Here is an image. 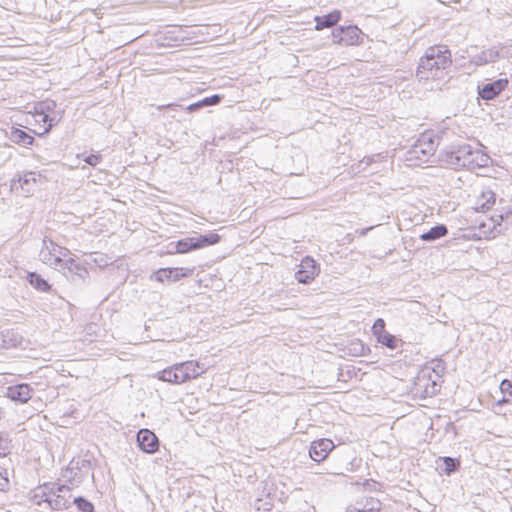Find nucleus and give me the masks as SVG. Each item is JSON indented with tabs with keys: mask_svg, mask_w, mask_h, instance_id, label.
Masks as SVG:
<instances>
[{
	"mask_svg": "<svg viewBox=\"0 0 512 512\" xmlns=\"http://www.w3.org/2000/svg\"><path fill=\"white\" fill-rule=\"evenodd\" d=\"M507 78H500L492 82L477 85V99L489 102L495 100L508 86Z\"/></svg>",
	"mask_w": 512,
	"mask_h": 512,
	"instance_id": "9b49d317",
	"label": "nucleus"
},
{
	"mask_svg": "<svg viewBox=\"0 0 512 512\" xmlns=\"http://www.w3.org/2000/svg\"><path fill=\"white\" fill-rule=\"evenodd\" d=\"M317 275V271L316 270H305V269H302L300 268L296 273H295V279L299 282V283H302V284H309L311 283L315 276Z\"/></svg>",
	"mask_w": 512,
	"mask_h": 512,
	"instance_id": "c85d7f7f",
	"label": "nucleus"
},
{
	"mask_svg": "<svg viewBox=\"0 0 512 512\" xmlns=\"http://www.w3.org/2000/svg\"><path fill=\"white\" fill-rule=\"evenodd\" d=\"M33 388L27 383H21L7 388V397L14 402L26 403L31 399Z\"/></svg>",
	"mask_w": 512,
	"mask_h": 512,
	"instance_id": "dca6fc26",
	"label": "nucleus"
},
{
	"mask_svg": "<svg viewBox=\"0 0 512 512\" xmlns=\"http://www.w3.org/2000/svg\"><path fill=\"white\" fill-rule=\"evenodd\" d=\"M192 274L191 269L186 268H160L155 271L151 278L158 282H164L165 280L176 282L182 278L188 277Z\"/></svg>",
	"mask_w": 512,
	"mask_h": 512,
	"instance_id": "4468645a",
	"label": "nucleus"
},
{
	"mask_svg": "<svg viewBox=\"0 0 512 512\" xmlns=\"http://www.w3.org/2000/svg\"><path fill=\"white\" fill-rule=\"evenodd\" d=\"M222 98L223 97L221 95L214 94V95L205 97L195 103L188 105L186 110L189 113H194V112H197L205 107L216 106L221 102Z\"/></svg>",
	"mask_w": 512,
	"mask_h": 512,
	"instance_id": "aec40b11",
	"label": "nucleus"
},
{
	"mask_svg": "<svg viewBox=\"0 0 512 512\" xmlns=\"http://www.w3.org/2000/svg\"><path fill=\"white\" fill-rule=\"evenodd\" d=\"M55 264L62 269L64 276L76 285L85 283L89 276L88 270L73 258L62 260L59 256H55Z\"/></svg>",
	"mask_w": 512,
	"mask_h": 512,
	"instance_id": "423d86ee",
	"label": "nucleus"
},
{
	"mask_svg": "<svg viewBox=\"0 0 512 512\" xmlns=\"http://www.w3.org/2000/svg\"><path fill=\"white\" fill-rule=\"evenodd\" d=\"M49 243H50V246H51V250L49 252L50 255H55V252L57 251V249L59 250V254H61V250L63 249L62 247L56 245L53 241L49 240Z\"/></svg>",
	"mask_w": 512,
	"mask_h": 512,
	"instance_id": "c03bdc74",
	"label": "nucleus"
},
{
	"mask_svg": "<svg viewBox=\"0 0 512 512\" xmlns=\"http://www.w3.org/2000/svg\"><path fill=\"white\" fill-rule=\"evenodd\" d=\"M78 158H82L83 161L92 166H97L102 161V155L100 153H92L89 155H85V153L78 155Z\"/></svg>",
	"mask_w": 512,
	"mask_h": 512,
	"instance_id": "2f4dec72",
	"label": "nucleus"
},
{
	"mask_svg": "<svg viewBox=\"0 0 512 512\" xmlns=\"http://www.w3.org/2000/svg\"><path fill=\"white\" fill-rule=\"evenodd\" d=\"M11 439L7 433L0 432V457H6L11 452Z\"/></svg>",
	"mask_w": 512,
	"mask_h": 512,
	"instance_id": "7c9ffc66",
	"label": "nucleus"
},
{
	"mask_svg": "<svg viewBox=\"0 0 512 512\" xmlns=\"http://www.w3.org/2000/svg\"><path fill=\"white\" fill-rule=\"evenodd\" d=\"M53 489H49L46 504L53 511L68 509L71 505V488L64 484L52 483Z\"/></svg>",
	"mask_w": 512,
	"mask_h": 512,
	"instance_id": "6e6552de",
	"label": "nucleus"
},
{
	"mask_svg": "<svg viewBox=\"0 0 512 512\" xmlns=\"http://www.w3.org/2000/svg\"><path fill=\"white\" fill-rule=\"evenodd\" d=\"M362 31L356 25L338 26L332 31L333 43L342 46L359 45L362 42Z\"/></svg>",
	"mask_w": 512,
	"mask_h": 512,
	"instance_id": "9d476101",
	"label": "nucleus"
},
{
	"mask_svg": "<svg viewBox=\"0 0 512 512\" xmlns=\"http://www.w3.org/2000/svg\"><path fill=\"white\" fill-rule=\"evenodd\" d=\"M489 197L486 199V201L481 205V208L484 210H488L491 208V206L495 203V194L493 192H488Z\"/></svg>",
	"mask_w": 512,
	"mask_h": 512,
	"instance_id": "79ce46f5",
	"label": "nucleus"
},
{
	"mask_svg": "<svg viewBox=\"0 0 512 512\" xmlns=\"http://www.w3.org/2000/svg\"><path fill=\"white\" fill-rule=\"evenodd\" d=\"M371 229H373V226H372V227L365 228V229H362V230H361V232H360V234H361V235H366V233H367L369 230H371Z\"/></svg>",
	"mask_w": 512,
	"mask_h": 512,
	"instance_id": "49530a36",
	"label": "nucleus"
},
{
	"mask_svg": "<svg viewBox=\"0 0 512 512\" xmlns=\"http://www.w3.org/2000/svg\"><path fill=\"white\" fill-rule=\"evenodd\" d=\"M372 332L376 338H378V336L382 334V332H386L385 321L382 318H378L375 320V322L372 325Z\"/></svg>",
	"mask_w": 512,
	"mask_h": 512,
	"instance_id": "f704fd0d",
	"label": "nucleus"
},
{
	"mask_svg": "<svg viewBox=\"0 0 512 512\" xmlns=\"http://www.w3.org/2000/svg\"><path fill=\"white\" fill-rule=\"evenodd\" d=\"M221 236L215 232H209L207 234L195 233L193 236L180 239L176 242H171L169 247V253L185 254L191 251L202 249L208 246L219 243Z\"/></svg>",
	"mask_w": 512,
	"mask_h": 512,
	"instance_id": "7ed1b4c3",
	"label": "nucleus"
},
{
	"mask_svg": "<svg viewBox=\"0 0 512 512\" xmlns=\"http://www.w3.org/2000/svg\"><path fill=\"white\" fill-rule=\"evenodd\" d=\"M366 160V164L369 165L371 162V158H364L361 163H363Z\"/></svg>",
	"mask_w": 512,
	"mask_h": 512,
	"instance_id": "de8ad7c7",
	"label": "nucleus"
},
{
	"mask_svg": "<svg viewBox=\"0 0 512 512\" xmlns=\"http://www.w3.org/2000/svg\"><path fill=\"white\" fill-rule=\"evenodd\" d=\"M448 234V228L445 224H437L431 227L427 232L420 235V239L424 242H433Z\"/></svg>",
	"mask_w": 512,
	"mask_h": 512,
	"instance_id": "412c9836",
	"label": "nucleus"
},
{
	"mask_svg": "<svg viewBox=\"0 0 512 512\" xmlns=\"http://www.w3.org/2000/svg\"><path fill=\"white\" fill-rule=\"evenodd\" d=\"M138 447L147 454H153L159 449V439L154 432L143 428L137 432L136 436Z\"/></svg>",
	"mask_w": 512,
	"mask_h": 512,
	"instance_id": "f8f14e48",
	"label": "nucleus"
},
{
	"mask_svg": "<svg viewBox=\"0 0 512 512\" xmlns=\"http://www.w3.org/2000/svg\"><path fill=\"white\" fill-rule=\"evenodd\" d=\"M349 355L351 356H365L370 352V348L365 345L361 340L355 339L347 346Z\"/></svg>",
	"mask_w": 512,
	"mask_h": 512,
	"instance_id": "393cba45",
	"label": "nucleus"
},
{
	"mask_svg": "<svg viewBox=\"0 0 512 512\" xmlns=\"http://www.w3.org/2000/svg\"><path fill=\"white\" fill-rule=\"evenodd\" d=\"M63 113L64 111H56L55 109L54 113H51L46 119V121H48L47 126H45L42 131L34 130L33 132L38 136H43L47 134L54 125L58 124L61 121Z\"/></svg>",
	"mask_w": 512,
	"mask_h": 512,
	"instance_id": "a878e982",
	"label": "nucleus"
},
{
	"mask_svg": "<svg viewBox=\"0 0 512 512\" xmlns=\"http://www.w3.org/2000/svg\"><path fill=\"white\" fill-rule=\"evenodd\" d=\"M471 62L477 66H482V65L488 64L487 57H486L484 51H482L479 54L474 55Z\"/></svg>",
	"mask_w": 512,
	"mask_h": 512,
	"instance_id": "a19ab883",
	"label": "nucleus"
},
{
	"mask_svg": "<svg viewBox=\"0 0 512 512\" xmlns=\"http://www.w3.org/2000/svg\"><path fill=\"white\" fill-rule=\"evenodd\" d=\"M300 268L302 269H305V270H316L317 273L319 272V267L317 265V263L310 257H305L302 262H301V265H300Z\"/></svg>",
	"mask_w": 512,
	"mask_h": 512,
	"instance_id": "c9c22d12",
	"label": "nucleus"
},
{
	"mask_svg": "<svg viewBox=\"0 0 512 512\" xmlns=\"http://www.w3.org/2000/svg\"><path fill=\"white\" fill-rule=\"evenodd\" d=\"M380 509H381L380 501L376 500L374 498H370L366 501V504L364 505V508L361 511L373 512V511H379Z\"/></svg>",
	"mask_w": 512,
	"mask_h": 512,
	"instance_id": "72a5a7b5",
	"label": "nucleus"
},
{
	"mask_svg": "<svg viewBox=\"0 0 512 512\" xmlns=\"http://www.w3.org/2000/svg\"><path fill=\"white\" fill-rule=\"evenodd\" d=\"M486 57H487V63H494L499 58V51L495 48H490L486 51H484Z\"/></svg>",
	"mask_w": 512,
	"mask_h": 512,
	"instance_id": "4c0bfd02",
	"label": "nucleus"
},
{
	"mask_svg": "<svg viewBox=\"0 0 512 512\" xmlns=\"http://www.w3.org/2000/svg\"><path fill=\"white\" fill-rule=\"evenodd\" d=\"M498 218L500 219V221H502L503 216L502 215H498Z\"/></svg>",
	"mask_w": 512,
	"mask_h": 512,
	"instance_id": "09e8293b",
	"label": "nucleus"
},
{
	"mask_svg": "<svg viewBox=\"0 0 512 512\" xmlns=\"http://www.w3.org/2000/svg\"><path fill=\"white\" fill-rule=\"evenodd\" d=\"M57 104L54 100L46 99L44 101H40L34 105V110L36 112H40L43 114H48V116L51 113H54V110L56 109Z\"/></svg>",
	"mask_w": 512,
	"mask_h": 512,
	"instance_id": "cd10ccee",
	"label": "nucleus"
},
{
	"mask_svg": "<svg viewBox=\"0 0 512 512\" xmlns=\"http://www.w3.org/2000/svg\"><path fill=\"white\" fill-rule=\"evenodd\" d=\"M3 337V343L7 348L17 347L20 344V341L18 340L14 333H10L9 331H7V333L4 334Z\"/></svg>",
	"mask_w": 512,
	"mask_h": 512,
	"instance_id": "473e14b6",
	"label": "nucleus"
},
{
	"mask_svg": "<svg viewBox=\"0 0 512 512\" xmlns=\"http://www.w3.org/2000/svg\"><path fill=\"white\" fill-rule=\"evenodd\" d=\"M439 160L451 169L469 171L486 168L492 162L488 154L465 142L452 143L443 148L439 153Z\"/></svg>",
	"mask_w": 512,
	"mask_h": 512,
	"instance_id": "f257e3e1",
	"label": "nucleus"
},
{
	"mask_svg": "<svg viewBox=\"0 0 512 512\" xmlns=\"http://www.w3.org/2000/svg\"><path fill=\"white\" fill-rule=\"evenodd\" d=\"M49 489H53L52 483L49 482L36 487L33 491V502L38 506L42 505V503H46Z\"/></svg>",
	"mask_w": 512,
	"mask_h": 512,
	"instance_id": "b1692460",
	"label": "nucleus"
},
{
	"mask_svg": "<svg viewBox=\"0 0 512 512\" xmlns=\"http://www.w3.org/2000/svg\"><path fill=\"white\" fill-rule=\"evenodd\" d=\"M176 370L179 372L180 381L184 383L200 376L202 373H204L205 368L203 365L201 366L199 362L185 361L176 364Z\"/></svg>",
	"mask_w": 512,
	"mask_h": 512,
	"instance_id": "2eb2a0df",
	"label": "nucleus"
},
{
	"mask_svg": "<svg viewBox=\"0 0 512 512\" xmlns=\"http://www.w3.org/2000/svg\"><path fill=\"white\" fill-rule=\"evenodd\" d=\"M8 138L11 142L24 147L32 145L35 140L34 137L25 130L15 127L11 128Z\"/></svg>",
	"mask_w": 512,
	"mask_h": 512,
	"instance_id": "6ab92c4d",
	"label": "nucleus"
},
{
	"mask_svg": "<svg viewBox=\"0 0 512 512\" xmlns=\"http://www.w3.org/2000/svg\"><path fill=\"white\" fill-rule=\"evenodd\" d=\"M439 474L450 476L460 469V460L449 456L438 457L435 461Z\"/></svg>",
	"mask_w": 512,
	"mask_h": 512,
	"instance_id": "f3484780",
	"label": "nucleus"
},
{
	"mask_svg": "<svg viewBox=\"0 0 512 512\" xmlns=\"http://www.w3.org/2000/svg\"><path fill=\"white\" fill-rule=\"evenodd\" d=\"M44 177L36 171L17 172L11 179V190H21L28 195L36 189L39 183L43 182Z\"/></svg>",
	"mask_w": 512,
	"mask_h": 512,
	"instance_id": "0eeeda50",
	"label": "nucleus"
},
{
	"mask_svg": "<svg viewBox=\"0 0 512 512\" xmlns=\"http://www.w3.org/2000/svg\"><path fill=\"white\" fill-rule=\"evenodd\" d=\"M430 371H431L432 374L435 373L436 379L439 381V379L441 378V375L445 371V363H444V361L437 360L436 365Z\"/></svg>",
	"mask_w": 512,
	"mask_h": 512,
	"instance_id": "e433bc0d",
	"label": "nucleus"
},
{
	"mask_svg": "<svg viewBox=\"0 0 512 512\" xmlns=\"http://www.w3.org/2000/svg\"><path fill=\"white\" fill-rule=\"evenodd\" d=\"M73 504H75L77 509L81 512H94L93 503L83 496L75 497Z\"/></svg>",
	"mask_w": 512,
	"mask_h": 512,
	"instance_id": "c756f323",
	"label": "nucleus"
},
{
	"mask_svg": "<svg viewBox=\"0 0 512 512\" xmlns=\"http://www.w3.org/2000/svg\"><path fill=\"white\" fill-rule=\"evenodd\" d=\"M341 19V12L339 10H333L332 12L315 17V29L322 30L336 25Z\"/></svg>",
	"mask_w": 512,
	"mask_h": 512,
	"instance_id": "a211bd4d",
	"label": "nucleus"
},
{
	"mask_svg": "<svg viewBox=\"0 0 512 512\" xmlns=\"http://www.w3.org/2000/svg\"><path fill=\"white\" fill-rule=\"evenodd\" d=\"M436 141L429 135H422L420 139L407 152L408 160H417L420 163L427 162L436 151Z\"/></svg>",
	"mask_w": 512,
	"mask_h": 512,
	"instance_id": "1a4fd4ad",
	"label": "nucleus"
},
{
	"mask_svg": "<svg viewBox=\"0 0 512 512\" xmlns=\"http://www.w3.org/2000/svg\"><path fill=\"white\" fill-rule=\"evenodd\" d=\"M500 390L503 394H509L512 396V381L503 379L500 383Z\"/></svg>",
	"mask_w": 512,
	"mask_h": 512,
	"instance_id": "ea45409f",
	"label": "nucleus"
},
{
	"mask_svg": "<svg viewBox=\"0 0 512 512\" xmlns=\"http://www.w3.org/2000/svg\"><path fill=\"white\" fill-rule=\"evenodd\" d=\"M441 385L429 368L421 370L415 377L413 383V393L419 398H428L436 395L440 391Z\"/></svg>",
	"mask_w": 512,
	"mask_h": 512,
	"instance_id": "39448f33",
	"label": "nucleus"
},
{
	"mask_svg": "<svg viewBox=\"0 0 512 512\" xmlns=\"http://www.w3.org/2000/svg\"><path fill=\"white\" fill-rule=\"evenodd\" d=\"M334 447L332 440L327 438L313 441L310 445L309 456L313 461L320 463L327 458Z\"/></svg>",
	"mask_w": 512,
	"mask_h": 512,
	"instance_id": "ddd939ff",
	"label": "nucleus"
},
{
	"mask_svg": "<svg viewBox=\"0 0 512 512\" xmlns=\"http://www.w3.org/2000/svg\"><path fill=\"white\" fill-rule=\"evenodd\" d=\"M9 486V480L8 477L2 472H0V491H5Z\"/></svg>",
	"mask_w": 512,
	"mask_h": 512,
	"instance_id": "37998d69",
	"label": "nucleus"
},
{
	"mask_svg": "<svg viewBox=\"0 0 512 512\" xmlns=\"http://www.w3.org/2000/svg\"><path fill=\"white\" fill-rule=\"evenodd\" d=\"M157 378L161 381L172 383V384H180V375L178 370H176V364L163 369L157 373Z\"/></svg>",
	"mask_w": 512,
	"mask_h": 512,
	"instance_id": "5701e85b",
	"label": "nucleus"
},
{
	"mask_svg": "<svg viewBox=\"0 0 512 512\" xmlns=\"http://www.w3.org/2000/svg\"><path fill=\"white\" fill-rule=\"evenodd\" d=\"M451 65V52L447 46H430L419 60L416 76L420 80L439 78L440 73Z\"/></svg>",
	"mask_w": 512,
	"mask_h": 512,
	"instance_id": "f03ea898",
	"label": "nucleus"
},
{
	"mask_svg": "<svg viewBox=\"0 0 512 512\" xmlns=\"http://www.w3.org/2000/svg\"><path fill=\"white\" fill-rule=\"evenodd\" d=\"M376 340L378 343L389 349L397 348L400 342V340L395 335L389 333L388 331L382 332V334H380Z\"/></svg>",
	"mask_w": 512,
	"mask_h": 512,
	"instance_id": "bb28decb",
	"label": "nucleus"
},
{
	"mask_svg": "<svg viewBox=\"0 0 512 512\" xmlns=\"http://www.w3.org/2000/svg\"><path fill=\"white\" fill-rule=\"evenodd\" d=\"M92 470V462L90 459L83 457L73 458L62 477L72 486H79Z\"/></svg>",
	"mask_w": 512,
	"mask_h": 512,
	"instance_id": "20e7f679",
	"label": "nucleus"
},
{
	"mask_svg": "<svg viewBox=\"0 0 512 512\" xmlns=\"http://www.w3.org/2000/svg\"><path fill=\"white\" fill-rule=\"evenodd\" d=\"M32 117L34 118V121L36 123H42V127L44 128L45 126H47L48 124V121H46V119L48 118V114H43V113H40V112H36L35 110L33 111V114H32Z\"/></svg>",
	"mask_w": 512,
	"mask_h": 512,
	"instance_id": "58836bf2",
	"label": "nucleus"
},
{
	"mask_svg": "<svg viewBox=\"0 0 512 512\" xmlns=\"http://www.w3.org/2000/svg\"><path fill=\"white\" fill-rule=\"evenodd\" d=\"M26 280L34 289L38 291L49 292L52 289V286L48 283V281L37 272H28Z\"/></svg>",
	"mask_w": 512,
	"mask_h": 512,
	"instance_id": "4be33fe9",
	"label": "nucleus"
},
{
	"mask_svg": "<svg viewBox=\"0 0 512 512\" xmlns=\"http://www.w3.org/2000/svg\"><path fill=\"white\" fill-rule=\"evenodd\" d=\"M508 402H509V400L507 398L503 397L502 399L497 401V405L501 406V405H504L505 403H508Z\"/></svg>",
	"mask_w": 512,
	"mask_h": 512,
	"instance_id": "a18cd8bd",
	"label": "nucleus"
}]
</instances>
